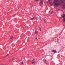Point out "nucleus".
I'll return each instance as SVG.
<instances>
[{
  "instance_id": "nucleus-16",
  "label": "nucleus",
  "mask_w": 65,
  "mask_h": 65,
  "mask_svg": "<svg viewBox=\"0 0 65 65\" xmlns=\"http://www.w3.org/2000/svg\"><path fill=\"white\" fill-rule=\"evenodd\" d=\"M32 64H35V62H34V61H32Z\"/></svg>"
},
{
  "instance_id": "nucleus-30",
  "label": "nucleus",
  "mask_w": 65,
  "mask_h": 65,
  "mask_svg": "<svg viewBox=\"0 0 65 65\" xmlns=\"http://www.w3.org/2000/svg\"><path fill=\"white\" fill-rule=\"evenodd\" d=\"M2 37V36H1Z\"/></svg>"
},
{
  "instance_id": "nucleus-27",
  "label": "nucleus",
  "mask_w": 65,
  "mask_h": 65,
  "mask_svg": "<svg viewBox=\"0 0 65 65\" xmlns=\"http://www.w3.org/2000/svg\"><path fill=\"white\" fill-rule=\"evenodd\" d=\"M64 1H65V0H63Z\"/></svg>"
},
{
  "instance_id": "nucleus-15",
  "label": "nucleus",
  "mask_w": 65,
  "mask_h": 65,
  "mask_svg": "<svg viewBox=\"0 0 65 65\" xmlns=\"http://www.w3.org/2000/svg\"><path fill=\"white\" fill-rule=\"evenodd\" d=\"M48 1H49V2H50V3H50V2H52V0H49Z\"/></svg>"
},
{
  "instance_id": "nucleus-12",
  "label": "nucleus",
  "mask_w": 65,
  "mask_h": 65,
  "mask_svg": "<svg viewBox=\"0 0 65 65\" xmlns=\"http://www.w3.org/2000/svg\"><path fill=\"white\" fill-rule=\"evenodd\" d=\"M63 8H65V4H64L63 6Z\"/></svg>"
},
{
  "instance_id": "nucleus-23",
  "label": "nucleus",
  "mask_w": 65,
  "mask_h": 65,
  "mask_svg": "<svg viewBox=\"0 0 65 65\" xmlns=\"http://www.w3.org/2000/svg\"><path fill=\"white\" fill-rule=\"evenodd\" d=\"M16 14H15L14 15H13V17H14L15 15H16Z\"/></svg>"
},
{
  "instance_id": "nucleus-11",
  "label": "nucleus",
  "mask_w": 65,
  "mask_h": 65,
  "mask_svg": "<svg viewBox=\"0 0 65 65\" xmlns=\"http://www.w3.org/2000/svg\"><path fill=\"white\" fill-rule=\"evenodd\" d=\"M24 27H23V26H21V27L23 28H26L27 27V26L26 25H25L24 26Z\"/></svg>"
},
{
  "instance_id": "nucleus-24",
  "label": "nucleus",
  "mask_w": 65,
  "mask_h": 65,
  "mask_svg": "<svg viewBox=\"0 0 65 65\" xmlns=\"http://www.w3.org/2000/svg\"><path fill=\"white\" fill-rule=\"evenodd\" d=\"M36 39H37V38H36Z\"/></svg>"
},
{
  "instance_id": "nucleus-5",
  "label": "nucleus",
  "mask_w": 65,
  "mask_h": 65,
  "mask_svg": "<svg viewBox=\"0 0 65 65\" xmlns=\"http://www.w3.org/2000/svg\"><path fill=\"white\" fill-rule=\"evenodd\" d=\"M51 52H53V53H57V51H56L55 50H52L51 51Z\"/></svg>"
},
{
  "instance_id": "nucleus-28",
  "label": "nucleus",
  "mask_w": 65,
  "mask_h": 65,
  "mask_svg": "<svg viewBox=\"0 0 65 65\" xmlns=\"http://www.w3.org/2000/svg\"><path fill=\"white\" fill-rule=\"evenodd\" d=\"M8 14V13H7V14Z\"/></svg>"
},
{
  "instance_id": "nucleus-2",
  "label": "nucleus",
  "mask_w": 65,
  "mask_h": 65,
  "mask_svg": "<svg viewBox=\"0 0 65 65\" xmlns=\"http://www.w3.org/2000/svg\"><path fill=\"white\" fill-rule=\"evenodd\" d=\"M15 57H13L11 58L10 60H9V62H12V61H13V60H15Z\"/></svg>"
},
{
  "instance_id": "nucleus-3",
  "label": "nucleus",
  "mask_w": 65,
  "mask_h": 65,
  "mask_svg": "<svg viewBox=\"0 0 65 65\" xmlns=\"http://www.w3.org/2000/svg\"><path fill=\"white\" fill-rule=\"evenodd\" d=\"M43 1H42L41 2L40 4V5H43Z\"/></svg>"
},
{
  "instance_id": "nucleus-9",
  "label": "nucleus",
  "mask_w": 65,
  "mask_h": 65,
  "mask_svg": "<svg viewBox=\"0 0 65 65\" xmlns=\"http://www.w3.org/2000/svg\"><path fill=\"white\" fill-rule=\"evenodd\" d=\"M30 20H33L35 19V17H34L33 18H32L30 19Z\"/></svg>"
},
{
  "instance_id": "nucleus-22",
  "label": "nucleus",
  "mask_w": 65,
  "mask_h": 65,
  "mask_svg": "<svg viewBox=\"0 0 65 65\" xmlns=\"http://www.w3.org/2000/svg\"><path fill=\"white\" fill-rule=\"evenodd\" d=\"M39 30H40V31H41V28H40L39 29Z\"/></svg>"
},
{
  "instance_id": "nucleus-21",
  "label": "nucleus",
  "mask_w": 65,
  "mask_h": 65,
  "mask_svg": "<svg viewBox=\"0 0 65 65\" xmlns=\"http://www.w3.org/2000/svg\"><path fill=\"white\" fill-rule=\"evenodd\" d=\"M9 56V54H8L6 56V57H7V56Z\"/></svg>"
},
{
  "instance_id": "nucleus-18",
  "label": "nucleus",
  "mask_w": 65,
  "mask_h": 65,
  "mask_svg": "<svg viewBox=\"0 0 65 65\" xmlns=\"http://www.w3.org/2000/svg\"><path fill=\"white\" fill-rule=\"evenodd\" d=\"M32 62H35V59H34L32 61Z\"/></svg>"
},
{
  "instance_id": "nucleus-14",
  "label": "nucleus",
  "mask_w": 65,
  "mask_h": 65,
  "mask_svg": "<svg viewBox=\"0 0 65 65\" xmlns=\"http://www.w3.org/2000/svg\"><path fill=\"white\" fill-rule=\"evenodd\" d=\"M39 1V0H35V2H37L38 1Z\"/></svg>"
},
{
  "instance_id": "nucleus-29",
  "label": "nucleus",
  "mask_w": 65,
  "mask_h": 65,
  "mask_svg": "<svg viewBox=\"0 0 65 65\" xmlns=\"http://www.w3.org/2000/svg\"><path fill=\"white\" fill-rule=\"evenodd\" d=\"M51 13L52 14V13Z\"/></svg>"
},
{
  "instance_id": "nucleus-4",
  "label": "nucleus",
  "mask_w": 65,
  "mask_h": 65,
  "mask_svg": "<svg viewBox=\"0 0 65 65\" xmlns=\"http://www.w3.org/2000/svg\"><path fill=\"white\" fill-rule=\"evenodd\" d=\"M43 60L44 63H45V64H46L47 63L46 61V59H44Z\"/></svg>"
},
{
  "instance_id": "nucleus-7",
  "label": "nucleus",
  "mask_w": 65,
  "mask_h": 65,
  "mask_svg": "<svg viewBox=\"0 0 65 65\" xmlns=\"http://www.w3.org/2000/svg\"><path fill=\"white\" fill-rule=\"evenodd\" d=\"M43 22H44V23H46V20H45V18H44L43 19Z\"/></svg>"
},
{
  "instance_id": "nucleus-25",
  "label": "nucleus",
  "mask_w": 65,
  "mask_h": 65,
  "mask_svg": "<svg viewBox=\"0 0 65 65\" xmlns=\"http://www.w3.org/2000/svg\"><path fill=\"white\" fill-rule=\"evenodd\" d=\"M6 57H4V58H6Z\"/></svg>"
},
{
  "instance_id": "nucleus-26",
  "label": "nucleus",
  "mask_w": 65,
  "mask_h": 65,
  "mask_svg": "<svg viewBox=\"0 0 65 65\" xmlns=\"http://www.w3.org/2000/svg\"><path fill=\"white\" fill-rule=\"evenodd\" d=\"M51 12V11H50L49 12Z\"/></svg>"
},
{
  "instance_id": "nucleus-10",
  "label": "nucleus",
  "mask_w": 65,
  "mask_h": 65,
  "mask_svg": "<svg viewBox=\"0 0 65 65\" xmlns=\"http://www.w3.org/2000/svg\"><path fill=\"white\" fill-rule=\"evenodd\" d=\"M62 18H65V14H63L62 15Z\"/></svg>"
},
{
  "instance_id": "nucleus-20",
  "label": "nucleus",
  "mask_w": 65,
  "mask_h": 65,
  "mask_svg": "<svg viewBox=\"0 0 65 65\" xmlns=\"http://www.w3.org/2000/svg\"><path fill=\"white\" fill-rule=\"evenodd\" d=\"M62 3H64V1H62Z\"/></svg>"
},
{
  "instance_id": "nucleus-19",
  "label": "nucleus",
  "mask_w": 65,
  "mask_h": 65,
  "mask_svg": "<svg viewBox=\"0 0 65 65\" xmlns=\"http://www.w3.org/2000/svg\"><path fill=\"white\" fill-rule=\"evenodd\" d=\"M21 64H23V61H21Z\"/></svg>"
},
{
  "instance_id": "nucleus-13",
  "label": "nucleus",
  "mask_w": 65,
  "mask_h": 65,
  "mask_svg": "<svg viewBox=\"0 0 65 65\" xmlns=\"http://www.w3.org/2000/svg\"><path fill=\"white\" fill-rule=\"evenodd\" d=\"M10 38L11 39H13V36H11L10 37Z\"/></svg>"
},
{
  "instance_id": "nucleus-1",
  "label": "nucleus",
  "mask_w": 65,
  "mask_h": 65,
  "mask_svg": "<svg viewBox=\"0 0 65 65\" xmlns=\"http://www.w3.org/2000/svg\"><path fill=\"white\" fill-rule=\"evenodd\" d=\"M60 0H54V5L56 7H58L60 4Z\"/></svg>"
},
{
  "instance_id": "nucleus-6",
  "label": "nucleus",
  "mask_w": 65,
  "mask_h": 65,
  "mask_svg": "<svg viewBox=\"0 0 65 65\" xmlns=\"http://www.w3.org/2000/svg\"><path fill=\"white\" fill-rule=\"evenodd\" d=\"M34 33L35 34H38V31H35Z\"/></svg>"
},
{
  "instance_id": "nucleus-17",
  "label": "nucleus",
  "mask_w": 65,
  "mask_h": 65,
  "mask_svg": "<svg viewBox=\"0 0 65 65\" xmlns=\"http://www.w3.org/2000/svg\"><path fill=\"white\" fill-rule=\"evenodd\" d=\"M63 22H65V18H63Z\"/></svg>"
},
{
  "instance_id": "nucleus-8",
  "label": "nucleus",
  "mask_w": 65,
  "mask_h": 65,
  "mask_svg": "<svg viewBox=\"0 0 65 65\" xmlns=\"http://www.w3.org/2000/svg\"><path fill=\"white\" fill-rule=\"evenodd\" d=\"M35 19H36V20H38L39 18L38 17H35Z\"/></svg>"
}]
</instances>
